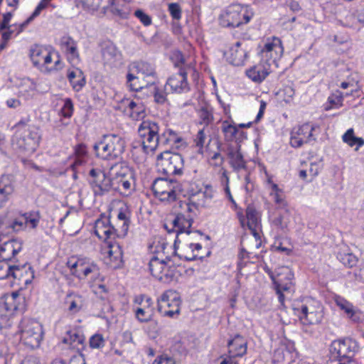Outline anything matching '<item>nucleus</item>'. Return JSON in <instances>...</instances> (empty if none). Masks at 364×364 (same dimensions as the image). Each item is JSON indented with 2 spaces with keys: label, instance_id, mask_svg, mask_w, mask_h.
I'll use <instances>...</instances> for the list:
<instances>
[{
  "label": "nucleus",
  "instance_id": "f257e3e1",
  "mask_svg": "<svg viewBox=\"0 0 364 364\" xmlns=\"http://www.w3.org/2000/svg\"><path fill=\"white\" fill-rule=\"evenodd\" d=\"M72 275L80 281H86L95 294L106 292L104 277L98 265L87 257H72L67 262Z\"/></svg>",
  "mask_w": 364,
  "mask_h": 364
},
{
  "label": "nucleus",
  "instance_id": "f03ea898",
  "mask_svg": "<svg viewBox=\"0 0 364 364\" xmlns=\"http://www.w3.org/2000/svg\"><path fill=\"white\" fill-rule=\"evenodd\" d=\"M166 244L159 242L152 250L154 254L149 263L152 276L164 283H170L177 276V268L173 261L166 255Z\"/></svg>",
  "mask_w": 364,
  "mask_h": 364
},
{
  "label": "nucleus",
  "instance_id": "7ed1b4c3",
  "mask_svg": "<svg viewBox=\"0 0 364 364\" xmlns=\"http://www.w3.org/2000/svg\"><path fill=\"white\" fill-rule=\"evenodd\" d=\"M126 146L123 137L118 134H105L93 146L95 156L102 160H117L122 157Z\"/></svg>",
  "mask_w": 364,
  "mask_h": 364
},
{
  "label": "nucleus",
  "instance_id": "20e7f679",
  "mask_svg": "<svg viewBox=\"0 0 364 364\" xmlns=\"http://www.w3.org/2000/svg\"><path fill=\"white\" fill-rule=\"evenodd\" d=\"M357 350V343L350 338L335 340L329 347L328 364H355L353 356Z\"/></svg>",
  "mask_w": 364,
  "mask_h": 364
},
{
  "label": "nucleus",
  "instance_id": "39448f33",
  "mask_svg": "<svg viewBox=\"0 0 364 364\" xmlns=\"http://www.w3.org/2000/svg\"><path fill=\"white\" fill-rule=\"evenodd\" d=\"M33 65L42 72L50 73L62 69L63 63L58 53L41 46H36L31 51Z\"/></svg>",
  "mask_w": 364,
  "mask_h": 364
},
{
  "label": "nucleus",
  "instance_id": "423d86ee",
  "mask_svg": "<svg viewBox=\"0 0 364 364\" xmlns=\"http://www.w3.org/2000/svg\"><path fill=\"white\" fill-rule=\"evenodd\" d=\"M113 178V188L120 194L128 196L134 190V178L131 168L124 163L116 164L110 168Z\"/></svg>",
  "mask_w": 364,
  "mask_h": 364
},
{
  "label": "nucleus",
  "instance_id": "0eeeda50",
  "mask_svg": "<svg viewBox=\"0 0 364 364\" xmlns=\"http://www.w3.org/2000/svg\"><path fill=\"white\" fill-rule=\"evenodd\" d=\"M21 341L33 349L40 346L43 338V330L41 323L35 319L23 318L18 325Z\"/></svg>",
  "mask_w": 364,
  "mask_h": 364
},
{
  "label": "nucleus",
  "instance_id": "6e6552de",
  "mask_svg": "<svg viewBox=\"0 0 364 364\" xmlns=\"http://www.w3.org/2000/svg\"><path fill=\"white\" fill-rule=\"evenodd\" d=\"M41 140V130L36 125H30L16 132L14 144L27 154H33L39 146Z\"/></svg>",
  "mask_w": 364,
  "mask_h": 364
},
{
  "label": "nucleus",
  "instance_id": "1a4fd4ad",
  "mask_svg": "<svg viewBox=\"0 0 364 364\" xmlns=\"http://www.w3.org/2000/svg\"><path fill=\"white\" fill-rule=\"evenodd\" d=\"M252 16L247 6L232 4L220 16V23L224 27H238L250 21Z\"/></svg>",
  "mask_w": 364,
  "mask_h": 364
},
{
  "label": "nucleus",
  "instance_id": "9d476101",
  "mask_svg": "<svg viewBox=\"0 0 364 364\" xmlns=\"http://www.w3.org/2000/svg\"><path fill=\"white\" fill-rule=\"evenodd\" d=\"M159 132V125L150 120L142 122L139 127V136L141 140L142 148L146 154L155 151L161 142Z\"/></svg>",
  "mask_w": 364,
  "mask_h": 364
},
{
  "label": "nucleus",
  "instance_id": "9b49d317",
  "mask_svg": "<svg viewBox=\"0 0 364 364\" xmlns=\"http://www.w3.org/2000/svg\"><path fill=\"white\" fill-rule=\"evenodd\" d=\"M158 171L167 176L181 175L183 169V159L181 154L164 151L157 156Z\"/></svg>",
  "mask_w": 364,
  "mask_h": 364
},
{
  "label": "nucleus",
  "instance_id": "f8f14e48",
  "mask_svg": "<svg viewBox=\"0 0 364 364\" xmlns=\"http://www.w3.org/2000/svg\"><path fill=\"white\" fill-rule=\"evenodd\" d=\"M181 299L179 294L173 290L165 291L157 299V309L163 316L173 318L180 314Z\"/></svg>",
  "mask_w": 364,
  "mask_h": 364
},
{
  "label": "nucleus",
  "instance_id": "ddd939ff",
  "mask_svg": "<svg viewBox=\"0 0 364 364\" xmlns=\"http://www.w3.org/2000/svg\"><path fill=\"white\" fill-rule=\"evenodd\" d=\"M90 183L95 196H103L113 188V178L110 171L106 173L100 168H93L89 172Z\"/></svg>",
  "mask_w": 364,
  "mask_h": 364
},
{
  "label": "nucleus",
  "instance_id": "4468645a",
  "mask_svg": "<svg viewBox=\"0 0 364 364\" xmlns=\"http://www.w3.org/2000/svg\"><path fill=\"white\" fill-rule=\"evenodd\" d=\"M156 197L162 201H173L181 191L178 183L175 180L156 178L152 184Z\"/></svg>",
  "mask_w": 364,
  "mask_h": 364
},
{
  "label": "nucleus",
  "instance_id": "2eb2a0df",
  "mask_svg": "<svg viewBox=\"0 0 364 364\" xmlns=\"http://www.w3.org/2000/svg\"><path fill=\"white\" fill-rule=\"evenodd\" d=\"M284 53L282 41L277 37L267 38L260 50L259 55L262 62L268 63L273 68H278V60Z\"/></svg>",
  "mask_w": 364,
  "mask_h": 364
},
{
  "label": "nucleus",
  "instance_id": "dca6fc26",
  "mask_svg": "<svg viewBox=\"0 0 364 364\" xmlns=\"http://www.w3.org/2000/svg\"><path fill=\"white\" fill-rule=\"evenodd\" d=\"M319 129L318 125L305 123L294 127L291 132L290 144L292 147L299 148L303 144L315 140L314 133Z\"/></svg>",
  "mask_w": 364,
  "mask_h": 364
},
{
  "label": "nucleus",
  "instance_id": "f3484780",
  "mask_svg": "<svg viewBox=\"0 0 364 364\" xmlns=\"http://www.w3.org/2000/svg\"><path fill=\"white\" fill-rule=\"evenodd\" d=\"M103 259L106 265L112 269H119L123 266V251L117 242H108L102 248Z\"/></svg>",
  "mask_w": 364,
  "mask_h": 364
},
{
  "label": "nucleus",
  "instance_id": "a211bd4d",
  "mask_svg": "<svg viewBox=\"0 0 364 364\" xmlns=\"http://www.w3.org/2000/svg\"><path fill=\"white\" fill-rule=\"evenodd\" d=\"M299 318L305 324H316L321 322L323 318L322 307L320 304L309 299L301 306Z\"/></svg>",
  "mask_w": 364,
  "mask_h": 364
},
{
  "label": "nucleus",
  "instance_id": "6ab92c4d",
  "mask_svg": "<svg viewBox=\"0 0 364 364\" xmlns=\"http://www.w3.org/2000/svg\"><path fill=\"white\" fill-rule=\"evenodd\" d=\"M34 278V271L28 264L14 265L10 285H28Z\"/></svg>",
  "mask_w": 364,
  "mask_h": 364
},
{
  "label": "nucleus",
  "instance_id": "aec40b11",
  "mask_svg": "<svg viewBox=\"0 0 364 364\" xmlns=\"http://www.w3.org/2000/svg\"><path fill=\"white\" fill-rule=\"evenodd\" d=\"M246 216L247 220V226L250 230L254 240L255 247L259 249L261 246L260 232L261 220L260 214L253 206L249 205L246 209Z\"/></svg>",
  "mask_w": 364,
  "mask_h": 364
},
{
  "label": "nucleus",
  "instance_id": "412c9836",
  "mask_svg": "<svg viewBox=\"0 0 364 364\" xmlns=\"http://www.w3.org/2000/svg\"><path fill=\"white\" fill-rule=\"evenodd\" d=\"M173 92L183 93L190 90V86L187 80V72L184 69H181L179 73L171 75L167 80L165 85L166 90Z\"/></svg>",
  "mask_w": 364,
  "mask_h": 364
},
{
  "label": "nucleus",
  "instance_id": "4be33fe9",
  "mask_svg": "<svg viewBox=\"0 0 364 364\" xmlns=\"http://www.w3.org/2000/svg\"><path fill=\"white\" fill-rule=\"evenodd\" d=\"M282 274L286 275L288 280L287 282H284L283 279L280 277L278 279H275L274 274L273 272H269V277L272 279L276 287L278 299L281 304H283L284 301V296L282 292L291 291L293 286L292 280L294 279V274L289 268L282 269L279 274Z\"/></svg>",
  "mask_w": 364,
  "mask_h": 364
},
{
  "label": "nucleus",
  "instance_id": "5701e85b",
  "mask_svg": "<svg viewBox=\"0 0 364 364\" xmlns=\"http://www.w3.org/2000/svg\"><path fill=\"white\" fill-rule=\"evenodd\" d=\"M118 230L110 223L109 217L102 215L95 221V233L101 240L106 241L114 237L116 235H119Z\"/></svg>",
  "mask_w": 364,
  "mask_h": 364
},
{
  "label": "nucleus",
  "instance_id": "b1692460",
  "mask_svg": "<svg viewBox=\"0 0 364 364\" xmlns=\"http://www.w3.org/2000/svg\"><path fill=\"white\" fill-rule=\"evenodd\" d=\"M333 300L337 306L343 311L347 317L352 321L359 323L363 321L364 315L363 312L358 308L355 307L352 303L346 300L345 298L335 295Z\"/></svg>",
  "mask_w": 364,
  "mask_h": 364
},
{
  "label": "nucleus",
  "instance_id": "393cba45",
  "mask_svg": "<svg viewBox=\"0 0 364 364\" xmlns=\"http://www.w3.org/2000/svg\"><path fill=\"white\" fill-rule=\"evenodd\" d=\"M272 70L273 67L269 65L268 63H266L260 60L257 64L247 69L245 73L247 77L252 82L255 83H261L272 72Z\"/></svg>",
  "mask_w": 364,
  "mask_h": 364
},
{
  "label": "nucleus",
  "instance_id": "a878e982",
  "mask_svg": "<svg viewBox=\"0 0 364 364\" xmlns=\"http://www.w3.org/2000/svg\"><path fill=\"white\" fill-rule=\"evenodd\" d=\"M161 143L168 144L173 149L182 150L186 148L187 142L182 133L166 128L161 135Z\"/></svg>",
  "mask_w": 364,
  "mask_h": 364
},
{
  "label": "nucleus",
  "instance_id": "bb28decb",
  "mask_svg": "<svg viewBox=\"0 0 364 364\" xmlns=\"http://www.w3.org/2000/svg\"><path fill=\"white\" fill-rule=\"evenodd\" d=\"M143 79H145L147 83L153 85L156 80V71L154 65L145 61L134 62L129 68Z\"/></svg>",
  "mask_w": 364,
  "mask_h": 364
},
{
  "label": "nucleus",
  "instance_id": "cd10ccee",
  "mask_svg": "<svg viewBox=\"0 0 364 364\" xmlns=\"http://www.w3.org/2000/svg\"><path fill=\"white\" fill-rule=\"evenodd\" d=\"M193 224V218L190 215H185L182 213L177 214L169 224L164 226L168 232L174 231L178 235L180 233L190 234V228Z\"/></svg>",
  "mask_w": 364,
  "mask_h": 364
},
{
  "label": "nucleus",
  "instance_id": "c85d7f7f",
  "mask_svg": "<svg viewBox=\"0 0 364 364\" xmlns=\"http://www.w3.org/2000/svg\"><path fill=\"white\" fill-rule=\"evenodd\" d=\"M120 108H123L124 112L134 120H139L144 117L145 108L139 100L134 101L130 99H124L121 102Z\"/></svg>",
  "mask_w": 364,
  "mask_h": 364
},
{
  "label": "nucleus",
  "instance_id": "c756f323",
  "mask_svg": "<svg viewBox=\"0 0 364 364\" xmlns=\"http://www.w3.org/2000/svg\"><path fill=\"white\" fill-rule=\"evenodd\" d=\"M228 354L232 357H242L247 349V341L242 336L237 334L228 343Z\"/></svg>",
  "mask_w": 364,
  "mask_h": 364
},
{
  "label": "nucleus",
  "instance_id": "7c9ffc66",
  "mask_svg": "<svg viewBox=\"0 0 364 364\" xmlns=\"http://www.w3.org/2000/svg\"><path fill=\"white\" fill-rule=\"evenodd\" d=\"M61 44L68 60L73 65H77L80 55L76 42L70 36H64L61 39Z\"/></svg>",
  "mask_w": 364,
  "mask_h": 364
},
{
  "label": "nucleus",
  "instance_id": "2f4dec72",
  "mask_svg": "<svg viewBox=\"0 0 364 364\" xmlns=\"http://www.w3.org/2000/svg\"><path fill=\"white\" fill-rule=\"evenodd\" d=\"M18 97L24 100H31L37 92L36 82L30 78L21 79L16 85Z\"/></svg>",
  "mask_w": 364,
  "mask_h": 364
},
{
  "label": "nucleus",
  "instance_id": "473e14b6",
  "mask_svg": "<svg viewBox=\"0 0 364 364\" xmlns=\"http://www.w3.org/2000/svg\"><path fill=\"white\" fill-rule=\"evenodd\" d=\"M240 42H237L225 53L226 60L232 65L240 66L244 64L247 53L240 48Z\"/></svg>",
  "mask_w": 364,
  "mask_h": 364
},
{
  "label": "nucleus",
  "instance_id": "72a5a7b5",
  "mask_svg": "<svg viewBox=\"0 0 364 364\" xmlns=\"http://www.w3.org/2000/svg\"><path fill=\"white\" fill-rule=\"evenodd\" d=\"M22 250V242L17 240H11L4 242L0 247V258L3 260H11Z\"/></svg>",
  "mask_w": 364,
  "mask_h": 364
},
{
  "label": "nucleus",
  "instance_id": "f704fd0d",
  "mask_svg": "<svg viewBox=\"0 0 364 364\" xmlns=\"http://www.w3.org/2000/svg\"><path fill=\"white\" fill-rule=\"evenodd\" d=\"M228 156L229 158V164L234 171L238 173L246 168V161L240 152V146H230L228 148Z\"/></svg>",
  "mask_w": 364,
  "mask_h": 364
},
{
  "label": "nucleus",
  "instance_id": "c9c22d12",
  "mask_svg": "<svg viewBox=\"0 0 364 364\" xmlns=\"http://www.w3.org/2000/svg\"><path fill=\"white\" fill-rule=\"evenodd\" d=\"M85 338L82 332L79 329L68 331L63 338V343L67 345L69 348L80 350L79 346H83Z\"/></svg>",
  "mask_w": 364,
  "mask_h": 364
},
{
  "label": "nucleus",
  "instance_id": "e433bc0d",
  "mask_svg": "<svg viewBox=\"0 0 364 364\" xmlns=\"http://www.w3.org/2000/svg\"><path fill=\"white\" fill-rule=\"evenodd\" d=\"M65 303L68 311L73 314L82 311L86 305L84 296L73 292L67 294Z\"/></svg>",
  "mask_w": 364,
  "mask_h": 364
},
{
  "label": "nucleus",
  "instance_id": "4c0bfd02",
  "mask_svg": "<svg viewBox=\"0 0 364 364\" xmlns=\"http://www.w3.org/2000/svg\"><path fill=\"white\" fill-rule=\"evenodd\" d=\"M67 77L73 88L80 91L85 85L86 80L83 72L78 68H72L68 70Z\"/></svg>",
  "mask_w": 364,
  "mask_h": 364
},
{
  "label": "nucleus",
  "instance_id": "58836bf2",
  "mask_svg": "<svg viewBox=\"0 0 364 364\" xmlns=\"http://www.w3.org/2000/svg\"><path fill=\"white\" fill-rule=\"evenodd\" d=\"M14 191V183L7 176L0 179V208H1L10 198Z\"/></svg>",
  "mask_w": 364,
  "mask_h": 364
},
{
  "label": "nucleus",
  "instance_id": "ea45409f",
  "mask_svg": "<svg viewBox=\"0 0 364 364\" xmlns=\"http://www.w3.org/2000/svg\"><path fill=\"white\" fill-rule=\"evenodd\" d=\"M214 196V191L211 186H205L203 191H200L192 196L191 202L198 207L206 206Z\"/></svg>",
  "mask_w": 364,
  "mask_h": 364
},
{
  "label": "nucleus",
  "instance_id": "a19ab883",
  "mask_svg": "<svg viewBox=\"0 0 364 364\" xmlns=\"http://www.w3.org/2000/svg\"><path fill=\"white\" fill-rule=\"evenodd\" d=\"M149 85H151L147 83L145 79H143L142 77L140 79V76L139 75L129 68V72L127 74V86L130 90L137 92L148 87Z\"/></svg>",
  "mask_w": 364,
  "mask_h": 364
},
{
  "label": "nucleus",
  "instance_id": "79ce46f5",
  "mask_svg": "<svg viewBox=\"0 0 364 364\" xmlns=\"http://www.w3.org/2000/svg\"><path fill=\"white\" fill-rule=\"evenodd\" d=\"M168 11L172 18V29L174 33L178 34L181 31L179 21L182 18V9L178 3H169Z\"/></svg>",
  "mask_w": 364,
  "mask_h": 364
},
{
  "label": "nucleus",
  "instance_id": "37998d69",
  "mask_svg": "<svg viewBox=\"0 0 364 364\" xmlns=\"http://www.w3.org/2000/svg\"><path fill=\"white\" fill-rule=\"evenodd\" d=\"M19 294L12 292L6 295L0 301V307L4 309L8 314H11L18 309Z\"/></svg>",
  "mask_w": 364,
  "mask_h": 364
},
{
  "label": "nucleus",
  "instance_id": "c03bdc74",
  "mask_svg": "<svg viewBox=\"0 0 364 364\" xmlns=\"http://www.w3.org/2000/svg\"><path fill=\"white\" fill-rule=\"evenodd\" d=\"M154 311L153 301H151L141 306H136L134 308L136 318L141 323L151 321Z\"/></svg>",
  "mask_w": 364,
  "mask_h": 364
},
{
  "label": "nucleus",
  "instance_id": "a18cd8bd",
  "mask_svg": "<svg viewBox=\"0 0 364 364\" xmlns=\"http://www.w3.org/2000/svg\"><path fill=\"white\" fill-rule=\"evenodd\" d=\"M102 58L105 64L114 65L121 58V53L114 45H108L102 50Z\"/></svg>",
  "mask_w": 364,
  "mask_h": 364
},
{
  "label": "nucleus",
  "instance_id": "49530a36",
  "mask_svg": "<svg viewBox=\"0 0 364 364\" xmlns=\"http://www.w3.org/2000/svg\"><path fill=\"white\" fill-rule=\"evenodd\" d=\"M51 1L52 0H41L31 15L25 21L20 24V29L18 31V33L21 32L31 21H33L34 18L38 16L41 11L47 8Z\"/></svg>",
  "mask_w": 364,
  "mask_h": 364
},
{
  "label": "nucleus",
  "instance_id": "de8ad7c7",
  "mask_svg": "<svg viewBox=\"0 0 364 364\" xmlns=\"http://www.w3.org/2000/svg\"><path fill=\"white\" fill-rule=\"evenodd\" d=\"M77 8H81L90 14H94L101 6L102 0H75Z\"/></svg>",
  "mask_w": 364,
  "mask_h": 364
},
{
  "label": "nucleus",
  "instance_id": "09e8293b",
  "mask_svg": "<svg viewBox=\"0 0 364 364\" xmlns=\"http://www.w3.org/2000/svg\"><path fill=\"white\" fill-rule=\"evenodd\" d=\"M289 221V214L287 211H285L275 215L272 220V225L274 228L284 231L287 229Z\"/></svg>",
  "mask_w": 364,
  "mask_h": 364
},
{
  "label": "nucleus",
  "instance_id": "8fccbe9b",
  "mask_svg": "<svg viewBox=\"0 0 364 364\" xmlns=\"http://www.w3.org/2000/svg\"><path fill=\"white\" fill-rule=\"evenodd\" d=\"M187 249L191 250V253H183L180 255V257L187 261L196 259L197 258H203V255L200 253L202 246L199 243H190L187 245Z\"/></svg>",
  "mask_w": 364,
  "mask_h": 364
},
{
  "label": "nucleus",
  "instance_id": "3c124183",
  "mask_svg": "<svg viewBox=\"0 0 364 364\" xmlns=\"http://www.w3.org/2000/svg\"><path fill=\"white\" fill-rule=\"evenodd\" d=\"M337 258L341 263L348 267L355 266L358 262L357 257L347 250L340 251L337 254Z\"/></svg>",
  "mask_w": 364,
  "mask_h": 364
},
{
  "label": "nucleus",
  "instance_id": "603ef678",
  "mask_svg": "<svg viewBox=\"0 0 364 364\" xmlns=\"http://www.w3.org/2000/svg\"><path fill=\"white\" fill-rule=\"evenodd\" d=\"M343 141L348 144L350 146L357 145L360 147L364 144V140L362 138L355 137L353 129H348L342 136Z\"/></svg>",
  "mask_w": 364,
  "mask_h": 364
},
{
  "label": "nucleus",
  "instance_id": "864d4df0",
  "mask_svg": "<svg viewBox=\"0 0 364 364\" xmlns=\"http://www.w3.org/2000/svg\"><path fill=\"white\" fill-rule=\"evenodd\" d=\"M221 129L225 135V140L227 141H232L238 132L235 124L234 123H230L228 121L223 122Z\"/></svg>",
  "mask_w": 364,
  "mask_h": 364
},
{
  "label": "nucleus",
  "instance_id": "5fc2aeb1",
  "mask_svg": "<svg viewBox=\"0 0 364 364\" xmlns=\"http://www.w3.org/2000/svg\"><path fill=\"white\" fill-rule=\"evenodd\" d=\"M295 95L294 88L291 85H284L277 92V95L282 99L286 104H290L294 100Z\"/></svg>",
  "mask_w": 364,
  "mask_h": 364
},
{
  "label": "nucleus",
  "instance_id": "6e6d98bb",
  "mask_svg": "<svg viewBox=\"0 0 364 364\" xmlns=\"http://www.w3.org/2000/svg\"><path fill=\"white\" fill-rule=\"evenodd\" d=\"M14 265H11L8 261H0V279H6L10 284L11 279V272Z\"/></svg>",
  "mask_w": 364,
  "mask_h": 364
},
{
  "label": "nucleus",
  "instance_id": "4d7b16f0",
  "mask_svg": "<svg viewBox=\"0 0 364 364\" xmlns=\"http://www.w3.org/2000/svg\"><path fill=\"white\" fill-rule=\"evenodd\" d=\"M220 182L222 186L224 188V191L225 193L226 197L228 198V200L233 204H235V201L231 194L230 188V178L228 175V173L225 170H223L222 171L221 178H220Z\"/></svg>",
  "mask_w": 364,
  "mask_h": 364
},
{
  "label": "nucleus",
  "instance_id": "13d9d810",
  "mask_svg": "<svg viewBox=\"0 0 364 364\" xmlns=\"http://www.w3.org/2000/svg\"><path fill=\"white\" fill-rule=\"evenodd\" d=\"M269 195L273 198V200L274 201V203L279 207L285 206L286 201L284 200L283 191L279 187H277V191L270 190Z\"/></svg>",
  "mask_w": 364,
  "mask_h": 364
},
{
  "label": "nucleus",
  "instance_id": "bf43d9fd",
  "mask_svg": "<svg viewBox=\"0 0 364 364\" xmlns=\"http://www.w3.org/2000/svg\"><path fill=\"white\" fill-rule=\"evenodd\" d=\"M90 346L92 348L99 349L105 346V340L101 334L96 333L92 336L89 341Z\"/></svg>",
  "mask_w": 364,
  "mask_h": 364
},
{
  "label": "nucleus",
  "instance_id": "052dcab7",
  "mask_svg": "<svg viewBox=\"0 0 364 364\" xmlns=\"http://www.w3.org/2000/svg\"><path fill=\"white\" fill-rule=\"evenodd\" d=\"M61 113L65 117H70L73 113V104L70 99L66 98L64 100L63 106L61 108Z\"/></svg>",
  "mask_w": 364,
  "mask_h": 364
},
{
  "label": "nucleus",
  "instance_id": "680f3d73",
  "mask_svg": "<svg viewBox=\"0 0 364 364\" xmlns=\"http://www.w3.org/2000/svg\"><path fill=\"white\" fill-rule=\"evenodd\" d=\"M134 16L141 21L144 26H148L151 24L152 21L151 16L144 13L141 9L135 11Z\"/></svg>",
  "mask_w": 364,
  "mask_h": 364
},
{
  "label": "nucleus",
  "instance_id": "e2e57ef3",
  "mask_svg": "<svg viewBox=\"0 0 364 364\" xmlns=\"http://www.w3.org/2000/svg\"><path fill=\"white\" fill-rule=\"evenodd\" d=\"M11 228L16 232L25 229L26 228V218L24 215L16 218L11 223Z\"/></svg>",
  "mask_w": 364,
  "mask_h": 364
},
{
  "label": "nucleus",
  "instance_id": "0e129e2a",
  "mask_svg": "<svg viewBox=\"0 0 364 364\" xmlns=\"http://www.w3.org/2000/svg\"><path fill=\"white\" fill-rule=\"evenodd\" d=\"M206 136H207V134L205 132V129H202L198 132V133L194 139L196 145L198 147H199L200 149H202L204 146V144L206 141Z\"/></svg>",
  "mask_w": 364,
  "mask_h": 364
},
{
  "label": "nucleus",
  "instance_id": "69168bd1",
  "mask_svg": "<svg viewBox=\"0 0 364 364\" xmlns=\"http://www.w3.org/2000/svg\"><path fill=\"white\" fill-rule=\"evenodd\" d=\"M26 218V227L29 226L31 228H36L39 223V216L32 213L24 214Z\"/></svg>",
  "mask_w": 364,
  "mask_h": 364
},
{
  "label": "nucleus",
  "instance_id": "338daca9",
  "mask_svg": "<svg viewBox=\"0 0 364 364\" xmlns=\"http://www.w3.org/2000/svg\"><path fill=\"white\" fill-rule=\"evenodd\" d=\"M151 301H152L151 297L141 294L134 297V303L136 306H141L145 305V304L150 302Z\"/></svg>",
  "mask_w": 364,
  "mask_h": 364
},
{
  "label": "nucleus",
  "instance_id": "774afa93",
  "mask_svg": "<svg viewBox=\"0 0 364 364\" xmlns=\"http://www.w3.org/2000/svg\"><path fill=\"white\" fill-rule=\"evenodd\" d=\"M152 364H176L173 359L171 358L161 355L157 357L152 363Z\"/></svg>",
  "mask_w": 364,
  "mask_h": 364
}]
</instances>
